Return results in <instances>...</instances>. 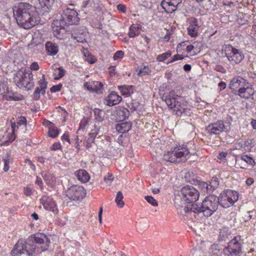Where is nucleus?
Masks as SVG:
<instances>
[{
	"mask_svg": "<svg viewBox=\"0 0 256 256\" xmlns=\"http://www.w3.org/2000/svg\"><path fill=\"white\" fill-rule=\"evenodd\" d=\"M50 239L42 233H37L24 242L18 240L12 250L13 256H32L33 253H40L48 249Z\"/></svg>",
	"mask_w": 256,
	"mask_h": 256,
	"instance_id": "f257e3e1",
	"label": "nucleus"
},
{
	"mask_svg": "<svg viewBox=\"0 0 256 256\" xmlns=\"http://www.w3.org/2000/svg\"><path fill=\"white\" fill-rule=\"evenodd\" d=\"M13 11L18 24L24 29H30L40 22L36 6L29 4L19 3L14 6Z\"/></svg>",
	"mask_w": 256,
	"mask_h": 256,
	"instance_id": "f03ea898",
	"label": "nucleus"
},
{
	"mask_svg": "<svg viewBox=\"0 0 256 256\" xmlns=\"http://www.w3.org/2000/svg\"><path fill=\"white\" fill-rule=\"evenodd\" d=\"M218 204V196L212 195L206 197L200 204L192 205L190 210L196 214L202 213L204 216L209 217L216 211Z\"/></svg>",
	"mask_w": 256,
	"mask_h": 256,
	"instance_id": "7ed1b4c3",
	"label": "nucleus"
},
{
	"mask_svg": "<svg viewBox=\"0 0 256 256\" xmlns=\"http://www.w3.org/2000/svg\"><path fill=\"white\" fill-rule=\"evenodd\" d=\"M190 152L186 146H180L168 151L163 155L164 160L170 162H185L190 158Z\"/></svg>",
	"mask_w": 256,
	"mask_h": 256,
	"instance_id": "20e7f679",
	"label": "nucleus"
},
{
	"mask_svg": "<svg viewBox=\"0 0 256 256\" xmlns=\"http://www.w3.org/2000/svg\"><path fill=\"white\" fill-rule=\"evenodd\" d=\"M180 196L182 202L190 204V208L187 207L190 209L192 205L197 204L195 202L198 200L200 192L193 186L186 185L182 188Z\"/></svg>",
	"mask_w": 256,
	"mask_h": 256,
	"instance_id": "39448f33",
	"label": "nucleus"
},
{
	"mask_svg": "<svg viewBox=\"0 0 256 256\" xmlns=\"http://www.w3.org/2000/svg\"><path fill=\"white\" fill-rule=\"evenodd\" d=\"M218 198L220 205L224 208H228L238 200V194L236 191L227 189L224 190Z\"/></svg>",
	"mask_w": 256,
	"mask_h": 256,
	"instance_id": "423d86ee",
	"label": "nucleus"
},
{
	"mask_svg": "<svg viewBox=\"0 0 256 256\" xmlns=\"http://www.w3.org/2000/svg\"><path fill=\"white\" fill-rule=\"evenodd\" d=\"M230 125L229 122L224 123L222 120H218L206 126V130L210 136L219 135L224 132H228L230 128Z\"/></svg>",
	"mask_w": 256,
	"mask_h": 256,
	"instance_id": "0eeeda50",
	"label": "nucleus"
},
{
	"mask_svg": "<svg viewBox=\"0 0 256 256\" xmlns=\"http://www.w3.org/2000/svg\"><path fill=\"white\" fill-rule=\"evenodd\" d=\"M240 236H234L228 244V246L224 249V253L226 256H240L242 244L239 240Z\"/></svg>",
	"mask_w": 256,
	"mask_h": 256,
	"instance_id": "6e6552de",
	"label": "nucleus"
},
{
	"mask_svg": "<svg viewBox=\"0 0 256 256\" xmlns=\"http://www.w3.org/2000/svg\"><path fill=\"white\" fill-rule=\"evenodd\" d=\"M32 77V75L30 72H27L20 70L16 74L14 82L18 86L30 90L33 86V83L31 81Z\"/></svg>",
	"mask_w": 256,
	"mask_h": 256,
	"instance_id": "1a4fd4ad",
	"label": "nucleus"
},
{
	"mask_svg": "<svg viewBox=\"0 0 256 256\" xmlns=\"http://www.w3.org/2000/svg\"><path fill=\"white\" fill-rule=\"evenodd\" d=\"M80 18L78 16V12L74 9L66 8L63 10L61 16L60 27L64 28L66 24H76L79 22Z\"/></svg>",
	"mask_w": 256,
	"mask_h": 256,
	"instance_id": "9d476101",
	"label": "nucleus"
},
{
	"mask_svg": "<svg viewBox=\"0 0 256 256\" xmlns=\"http://www.w3.org/2000/svg\"><path fill=\"white\" fill-rule=\"evenodd\" d=\"M66 195L70 200H78L85 197L86 192L83 186L73 185L66 190Z\"/></svg>",
	"mask_w": 256,
	"mask_h": 256,
	"instance_id": "9b49d317",
	"label": "nucleus"
},
{
	"mask_svg": "<svg viewBox=\"0 0 256 256\" xmlns=\"http://www.w3.org/2000/svg\"><path fill=\"white\" fill-rule=\"evenodd\" d=\"M225 52L228 60L236 64L240 63L244 58L242 52L232 46H226Z\"/></svg>",
	"mask_w": 256,
	"mask_h": 256,
	"instance_id": "f8f14e48",
	"label": "nucleus"
},
{
	"mask_svg": "<svg viewBox=\"0 0 256 256\" xmlns=\"http://www.w3.org/2000/svg\"><path fill=\"white\" fill-rule=\"evenodd\" d=\"M188 176H190V173L189 172L186 173L185 178L186 181L192 184H198L200 190L202 193L204 194H210L213 192L208 182H202L197 179L194 178L188 179Z\"/></svg>",
	"mask_w": 256,
	"mask_h": 256,
	"instance_id": "ddd939ff",
	"label": "nucleus"
},
{
	"mask_svg": "<svg viewBox=\"0 0 256 256\" xmlns=\"http://www.w3.org/2000/svg\"><path fill=\"white\" fill-rule=\"evenodd\" d=\"M40 201L46 210L52 212L54 214H58V210L52 198L44 195L42 196Z\"/></svg>",
	"mask_w": 256,
	"mask_h": 256,
	"instance_id": "4468645a",
	"label": "nucleus"
},
{
	"mask_svg": "<svg viewBox=\"0 0 256 256\" xmlns=\"http://www.w3.org/2000/svg\"><path fill=\"white\" fill-rule=\"evenodd\" d=\"M180 97H160L163 101H164L168 108L174 110V111H182L184 110L182 108L180 102L178 98Z\"/></svg>",
	"mask_w": 256,
	"mask_h": 256,
	"instance_id": "2eb2a0df",
	"label": "nucleus"
},
{
	"mask_svg": "<svg viewBox=\"0 0 256 256\" xmlns=\"http://www.w3.org/2000/svg\"><path fill=\"white\" fill-rule=\"evenodd\" d=\"M113 116H115L116 121H123L128 118L130 112L128 108L124 107L118 106L114 112Z\"/></svg>",
	"mask_w": 256,
	"mask_h": 256,
	"instance_id": "dca6fc26",
	"label": "nucleus"
},
{
	"mask_svg": "<svg viewBox=\"0 0 256 256\" xmlns=\"http://www.w3.org/2000/svg\"><path fill=\"white\" fill-rule=\"evenodd\" d=\"M38 6H36V10H40V12L42 14L48 12L54 2V0H38Z\"/></svg>",
	"mask_w": 256,
	"mask_h": 256,
	"instance_id": "f3484780",
	"label": "nucleus"
},
{
	"mask_svg": "<svg viewBox=\"0 0 256 256\" xmlns=\"http://www.w3.org/2000/svg\"><path fill=\"white\" fill-rule=\"evenodd\" d=\"M84 86L89 90L95 92L97 94H102L103 84L100 82H86Z\"/></svg>",
	"mask_w": 256,
	"mask_h": 256,
	"instance_id": "a211bd4d",
	"label": "nucleus"
},
{
	"mask_svg": "<svg viewBox=\"0 0 256 256\" xmlns=\"http://www.w3.org/2000/svg\"><path fill=\"white\" fill-rule=\"evenodd\" d=\"M132 127V123L130 122H123L116 125V130L120 134H124L129 132Z\"/></svg>",
	"mask_w": 256,
	"mask_h": 256,
	"instance_id": "6ab92c4d",
	"label": "nucleus"
},
{
	"mask_svg": "<svg viewBox=\"0 0 256 256\" xmlns=\"http://www.w3.org/2000/svg\"><path fill=\"white\" fill-rule=\"evenodd\" d=\"M74 174L79 180L84 183L87 182L90 178L89 174L84 170H77L75 172Z\"/></svg>",
	"mask_w": 256,
	"mask_h": 256,
	"instance_id": "aec40b11",
	"label": "nucleus"
},
{
	"mask_svg": "<svg viewBox=\"0 0 256 256\" xmlns=\"http://www.w3.org/2000/svg\"><path fill=\"white\" fill-rule=\"evenodd\" d=\"M46 48L48 54L49 55H56L58 50V46L56 44L51 42H47L46 44Z\"/></svg>",
	"mask_w": 256,
	"mask_h": 256,
	"instance_id": "412c9836",
	"label": "nucleus"
},
{
	"mask_svg": "<svg viewBox=\"0 0 256 256\" xmlns=\"http://www.w3.org/2000/svg\"><path fill=\"white\" fill-rule=\"evenodd\" d=\"M122 100V97H106L104 103L109 106L118 104Z\"/></svg>",
	"mask_w": 256,
	"mask_h": 256,
	"instance_id": "4be33fe9",
	"label": "nucleus"
},
{
	"mask_svg": "<svg viewBox=\"0 0 256 256\" xmlns=\"http://www.w3.org/2000/svg\"><path fill=\"white\" fill-rule=\"evenodd\" d=\"M244 80L241 78H234L230 82V88L234 90L237 91L242 86L241 83Z\"/></svg>",
	"mask_w": 256,
	"mask_h": 256,
	"instance_id": "5701e85b",
	"label": "nucleus"
},
{
	"mask_svg": "<svg viewBox=\"0 0 256 256\" xmlns=\"http://www.w3.org/2000/svg\"><path fill=\"white\" fill-rule=\"evenodd\" d=\"M128 98L126 100V104L128 107L132 110H137L140 106V103L136 100L132 99V97H127Z\"/></svg>",
	"mask_w": 256,
	"mask_h": 256,
	"instance_id": "b1692460",
	"label": "nucleus"
},
{
	"mask_svg": "<svg viewBox=\"0 0 256 256\" xmlns=\"http://www.w3.org/2000/svg\"><path fill=\"white\" fill-rule=\"evenodd\" d=\"M48 124L51 126L50 127H49L48 135L50 138H55L58 136L60 132V130L57 128L56 126H54L52 122H50V121H48Z\"/></svg>",
	"mask_w": 256,
	"mask_h": 256,
	"instance_id": "393cba45",
	"label": "nucleus"
},
{
	"mask_svg": "<svg viewBox=\"0 0 256 256\" xmlns=\"http://www.w3.org/2000/svg\"><path fill=\"white\" fill-rule=\"evenodd\" d=\"M94 119L97 122H102L104 120L105 112L99 108H94Z\"/></svg>",
	"mask_w": 256,
	"mask_h": 256,
	"instance_id": "a878e982",
	"label": "nucleus"
},
{
	"mask_svg": "<svg viewBox=\"0 0 256 256\" xmlns=\"http://www.w3.org/2000/svg\"><path fill=\"white\" fill-rule=\"evenodd\" d=\"M118 88L122 95L130 96L133 94L134 89L132 86H119Z\"/></svg>",
	"mask_w": 256,
	"mask_h": 256,
	"instance_id": "bb28decb",
	"label": "nucleus"
},
{
	"mask_svg": "<svg viewBox=\"0 0 256 256\" xmlns=\"http://www.w3.org/2000/svg\"><path fill=\"white\" fill-rule=\"evenodd\" d=\"M208 183L212 192H214L219 186L220 182L218 177L216 176H213Z\"/></svg>",
	"mask_w": 256,
	"mask_h": 256,
	"instance_id": "cd10ccee",
	"label": "nucleus"
},
{
	"mask_svg": "<svg viewBox=\"0 0 256 256\" xmlns=\"http://www.w3.org/2000/svg\"><path fill=\"white\" fill-rule=\"evenodd\" d=\"M238 94L239 95L244 94L247 96H252L254 94V90L251 88L247 86L245 88H240L238 90Z\"/></svg>",
	"mask_w": 256,
	"mask_h": 256,
	"instance_id": "c85d7f7f",
	"label": "nucleus"
},
{
	"mask_svg": "<svg viewBox=\"0 0 256 256\" xmlns=\"http://www.w3.org/2000/svg\"><path fill=\"white\" fill-rule=\"evenodd\" d=\"M123 194L121 191H118L117 192L116 199H115V202H116L117 206L119 208H122L124 205V202L123 201Z\"/></svg>",
	"mask_w": 256,
	"mask_h": 256,
	"instance_id": "c756f323",
	"label": "nucleus"
},
{
	"mask_svg": "<svg viewBox=\"0 0 256 256\" xmlns=\"http://www.w3.org/2000/svg\"><path fill=\"white\" fill-rule=\"evenodd\" d=\"M230 235V232L228 228L224 227L220 230L219 238L222 240H226Z\"/></svg>",
	"mask_w": 256,
	"mask_h": 256,
	"instance_id": "7c9ffc66",
	"label": "nucleus"
},
{
	"mask_svg": "<svg viewBox=\"0 0 256 256\" xmlns=\"http://www.w3.org/2000/svg\"><path fill=\"white\" fill-rule=\"evenodd\" d=\"M240 160L244 162L247 164L252 166H254L256 164L254 160L252 157L248 156L247 154H242L240 156Z\"/></svg>",
	"mask_w": 256,
	"mask_h": 256,
	"instance_id": "2f4dec72",
	"label": "nucleus"
},
{
	"mask_svg": "<svg viewBox=\"0 0 256 256\" xmlns=\"http://www.w3.org/2000/svg\"><path fill=\"white\" fill-rule=\"evenodd\" d=\"M199 27L189 26L188 28V33L191 37H196L198 35V29Z\"/></svg>",
	"mask_w": 256,
	"mask_h": 256,
	"instance_id": "473e14b6",
	"label": "nucleus"
},
{
	"mask_svg": "<svg viewBox=\"0 0 256 256\" xmlns=\"http://www.w3.org/2000/svg\"><path fill=\"white\" fill-rule=\"evenodd\" d=\"M138 29V26H136L134 24H132L130 28V30L128 32V35L130 37L134 38L136 36L138 35L139 34Z\"/></svg>",
	"mask_w": 256,
	"mask_h": 256,
	"instance_id": "72a5a7b5",
	"label": "nucleus"
},
{
	"mask_svg": "<svg viewBox=\"0 0 256 256\" xmlns=\"http://www.w3.org/2000/svg\"><path fill=\"white\" fill-rule=\"evenodd\" d=\"M48 82L45 80L44 76H42V78L39 81V85L42 91V94L44 95L46 92V88Z\"/></svg>",
	"mask_w": 256,
	"mask_h": 256,
	"instance_id": "f704fd0d",
	"label": "nucleus"
},
{
	"mask_svg": "<svg viewBox=\"0 0 256 256\" xmlns=\"http://www.w3.org/2000/svg\"><path fill=\"white\" fill-rule=\"evenodd\" d=\"M150 72V70L148 67L145 66H142L140 68V71L138 73V76H142L148 74Z\"/></svg>",
	"mask_w": 256,
	"mask_h": 256,
	"instance_id": "c9c22d12",
	"label": "nucleus"
},
{
	"mask_svg": "<svg viewBox=\"0 0 256 256\" xmlns=\"http://www.w3.org/2000/svg\"><path fill=\"white\" fill-rule=\"evenodd\" d=\"M145 200L151 205L156 206H158L157 201L152 196H146L144 197Z\"/></svg>",
	"mask_w": 256,
	"mask_h": 256,
	"instance_id": "e433bc0d",
	"label": "nucleus"
},
{
	"mask_svg": "<svg viewBox=\"0 0 256 256\" xmlns=\"http://www.w3.org/2000/svg\"><path fill=\"white\" fill-rule=\"evenodd\" d=\"M89 122V118L84 117L80 121V127L78 131L80 130H83L85 128L86 126Z\"/></svg>",
	"mask_w": 256,
	"mask_h": 256,
	"instance_id": "4c0bfd02",
	"label": "nucleus"
},
{
	"mask_svg": "<svg viewBox=\"0 0 256 256\" xmlns=\"http://www.w3.org/2000/svg\"><path fill=\"white\" fill-rule=\"evenodd\" d=\"M42 176L44 180H45L47 184H50L51 179H52V176L50 175V174L46 172H43L42 173Z\"/></svg>",
	"mask_w": 256,
	"mask_h": 256,
	"instance_id": "58836bf2",
	"label": "nucleus"
},
{
	"mask_svg": "<svg viewBox=\"0 0 256 256\" xmlns=\"http://www.w3.org/2000/svg\"><path fill=\"white\" fill-rule=\"evenodd\" d=\"M170 55H171L170 52H165L162 54L158 55L157 56L156 59L159 62H162L164 60L168 58V57H170Z\"/></svg>",
	"mask_w": 256,
	"mask_h": 256,
	"instance_id": "ea45409f",
	"label": "nucleus"
},
{
	"mask_svg": "<svg viewBox=\"0 0 256 256\" xmlns=\"http://www.w3.org/2000/svg\"><path fill=\"white\" fill-rule=\"evenodd\" d=\"M62 146L60 142L54 143L50 148L51 150L56 151L57 150H62Z\"/></svg>",
	"mask_w": 256,
	"mask_h": 256,
	"instance_id": "a19ab883",
	"label": "nucleus"
},
{
	"mask_svg": "<svg viewBox=\"0 0 256 256\" xmlns=\"http://www.w3.org/2000/svg\"><path fill=\"white\" fill-rule=\"evenodd\" d=\"M17 124L18 127L22 125H24V126L26 127L27 124L26 118L24 116H20L17 121Z\"/></svg>",
	"mask_w": 256,
	"mask_h": 256,
	"instance_id": "79ce46f5",
	"label": "nucleus"
},
{
	"mask_svg": "<svg viewBox=\"0 0 256 256\" xmlns=\"http://www.w3.org/2000/svg\"><path fill=\"white\" fill-rule=\"evenodd\" d=\"M58 76H56L54 79L58 80L62 78L65 74V70L62 68V67H60L58 68Z\"/></svg>",
	"mask_w": 256,
	"mask_h": 256,
	"instance_id": "37998d69",
	"label": "nucleus"
},
{
	"mask_svg": "<svg viewBox=\"0 0 256 256\" xmlns=\"http://www.w3.org/2000/svg\"><path fill=\"white\" fill-rule=\"evenodd\" d=\"M16 138V136L15 133L14 134L12 132L8 140L6 141L5 145H6V146L9 145L10 144L12 143L15 140Z\"/></svg>",
	"mask_w": 256,
	"mask_h": 256,
	"instance_id": "c03bdc74",
	"label": "nucleus"
},
{
	"mask_svg": "<svg viewBox=\"0 0 256 256\" xmlns=\"http://www.w3.org/2000/svg\"><path fill=\"white\" fill-rule=\"evenodd\" d=\"M3 160L4 162V170L6 172L8 171L9 170V159L8 158H5L3 159Z\"/></svg>",
	"mask_w": 256,
	"mask_h": 256,
	"instance_id": "a18cd8bd",
	"label": "nucleus"
},
{
	"mask_svg": "<svg viewBox=\"0 0 256 256\" xmlns=\"http://www.w3.org/2000/svg\"><path fill=\"white\" fill-rule=\"evenodd\" d=\"M192 252V256H204V252L201 250H194Z\"/></svg>",
	"mask_w": 256,
	"mask_h": 256,
	"instance_id": "49530a36",
	"label": "nucleus"
},
{
	"mask_svg": "<svg viewBox=\"0 0 256 256\" xmlns=\"http://www.w3.org/2000/svg\"><path fill=\"white\" fill-rule=\"evenodd\" d=\"M188 20L190 22V26H198L200 27L198 24V20L195 18H190Z\"/></svg>",
	"mask_w": 256,
	"mask_h": 256,
	"instance_id": "de8ad7c7",
	"label": "nucleus"
},
{
	"mask_svg": "<svg viewBox=\"0 0 256 256\" xmlns=\"http://www.w3.org/2000/svg\"><path fill=\"white\" fill-rule=\"evenodd\" d=\"M252 212V211H248L244 214V219L245 222H248L252 218V215L250 214Z\"/></svg>",
	"mask_w": 256,
	"mask_h": 256,
	"instance_id": "09e8293b",
	"label": "nucleus"
},
{
	"mask_svg": "<svg viewBox=\"0 0 256 256\" xmlns=\"http://www.w3.org/2000/svg\"><path fill=\"white\" fill-rule=\"evenodd\" d=\"M62 87V84H61L55 85L51 88L50 91L52 92H58L60 90Z\"/></svg>",
	"mask_w": 256,
	"mask_h": 256,
	"instance_id": "8fccbe9b",
	"label": "nucleus"
},
{
	"mask_svg": "<svg viewBox=\"0 0 256 256\" xmlns=\"http://www.w3.org/2000/svg\"><path fill=\"white\" fill-rule=\"evenodd\" d=\"M74 141L76 142H75V148L77 150V153H78L80 150V142H79V138H78V136H76V137L74 138Z\"/></svg>",
	"mask_w": 256,
	"mask_h": 256,
	"instance_id": "3c124183",
	"label": "nucleus"
},
{
	"mask_svg": "<svg viewBox=\"0 0 256 256\" xmlns=\"http://www.w3.org/2000/svg\"><path fill=\"white\" fill-rule=\"evenodd\" d=\"M124 54L122 51H121V50L118 51L114 54V57H113L114 59L117 60L118 58H121L124 56Z\"/></svg>",
	"mask_w": 256,
	"mask_h": 256,
	"instance_id": "603ef678",
	"label": "nucleus"
},
{
	"mask_svg": "<svg viewBox=\"0 0 256 256\" xmlns=\"http://www.w3.org/2000/svg\"><path fill=\"white\" fill-rule=\"evenodd\" d=\"M62 140H66L67 141L69 144H70V139L69 138V134L68 132H66L64 133V134L62 136Z\"/></svg>",
	"mask_w": 256,
	"mask_h": 256,
	"instance_id": "864d4df0",
	"label": "nucleus"
},
{
	"mask_svg": "<svg viewBox=\"0 0 256 256\" xmlns=\"http://www.w3.org/2000/svg\"><path fill=\"white\" fill-rule=\"evenodd\" d=\"M11 122V126H12V133H15L16 132V129L18 128L19 127L17 124V123L16 124L15 122H12V120H10Z\"/></svg>",
	"mask_w": 256,
	"mask_h": 256,
	"instance_id": "5fc2aeb1",
	"label": "nucleus"
},
{
	"mask_svg": "<svg viewBox=\"0 0 256 256\" xmlns=\"http://www.w3.org/2000/svg\"><path fill=\"white\" fill-rule=\"evenodd\" d=\"M24 97H5L6 100L18 101L22 100Z\"/></svg>",
	"mask_w": 256,
	"mask_h": 256,
	"instance_id": "6e6d98bb",
	"label": "nucleus"
},
{
	"mask_svg": "<svg viewBox=\"0 0 256 256\" xmlns=\"http://www.w3.org/2000/svg\"><path fill=\"white\" fill-rule=\"evenodd\" d=\"M104 182H108V181L110 182H111L114 180V176H113L112 174H108V175L107 176L104 177Z\"/></svg>",
	"mask_w": 256,
	"mask_h": 256,
	"instance_id": "4d7b16f0",
	"label": "nucleus"
},
{
	"mask_svg": "<svg viewBox=\"0 0 256 256\" xmlns=\"http://www.w3.org/2000/svg\"><path fill=\"white\" fill-rule=\"evenodd\" d=\"M30 69L32 70H38L39 69V66L38 62H32L30 65Z\"/></svg>",
	"mask_w": 256,
	"mask_h": 256,
	"instance_id": "13d9d810",
	"label": "nucleus"
},
{
	"mask_svg": "<svg viewBox=\"0 0 256 256\" xmlns=\"http://www.w3.org/2000/svg\"><path fill=\"white\" fill-rule=\"evenodd\" d=\"M227 155L228 153L226 152H220L219 153L218 156V158L221 160H223L226 158Z\"/></svg>",
	"mask_w": 256,
	"mask_h": 256,
	"instance_id": "bf43d9fd",
	"label": "nucleus"
},
{
	"mask_svg": "<svg viewBox=\"0 0 256 256\" xmlns=\"http://www.w3.org/2000/svg\"><path fill=\"white\" fill-rule=\"evenodd\" d=\"M24 193L27 196H30L32 194L31 188L28 186L24 188Z\"/></svg>",
	"mask_w": 256,
	"mask_h": 256,
	"instance_id": "052dcab7",
	"label": "nucleus"
},
{
	"mask_svg": "<svg viewBox=\"0 0 256 256\" xmlns=\"http://www.w3.org/2000/svg\"><path fill=\"white\" fill-rule=\"evenodd\" d=\"M184 58V57L180 56V55H178V54H176V55H174L172 58V60L169 62H172L176 60H182Z\"/></svg>",
	"mask_w": 256,
	"mask_h": 256,
	"instance_id": "680f3d73",
	"label": "nucleus"
},
{
	"mask_svg": "<svg viewBox=\"0 0 256 256\" xmlns=\"http://www.w3.org/2000/svg\"><path fill=\"white\" fill-rule=\"evenodd\" d=\"M84 144L86 146V148L87 150H89L90 148L92 147V142H88L87 141H84Z\"/></svg>",
	"mask_w": 256,
	"mask_h": 256,
	"instance_id": "e2e57ef3",
	"label": "nucleus"
},
{
	"mask_svg": "<svg viewBox=\"0 0 256 256\" xmlns=\"http://www.w3.org/2000/svg\"><path fill=\"white\" fill-rule=\"evenodd\" d=\"M218 86L220 90H222L226 88V84L224 82H221L218 84Z\"/></svg>",
	"mask_w": 256,
	"mask_h": 256,
	"instance_id": "0e129e2a",
	"label": "nucleus"
},
{
	"mask_svg": "<svg viewBox=\"0 0 256 256\" xmlns=\"http://www.w3.org/2000/svg\"><path fill=\"white\" fill-rule=\"evenodd\" d=\"M117 8L119 10H120L123 12H126V7L123 5L118 4L117 6Z\"/></svg>",
	"mask_w": 256,
	"mask_h": 256,
	"instance_id": "69168bd1",
	"label": "nucleus"
},
{
	"mask_svg": "<svg viewBox=\"0 0 256 256\" xmlns=\"http://www.w3.org/2000/svg\"><path fill=\"white\" fill-rule=\"evenodd\" d=\"M254 182V180L252 178H248L246 182L247 185L248 186H251Z\"/></svg>",
	"mask_w": 256,
	"mask_h": 256,
	"instance_id": "338daca9",
	"label": "nucleus"
},
{
	"mask_svg": "<svg viewBox=\"0 0 256 256\" xmlns=\"http://www.w3.org/2000/svg\"><path fill=\"white\" fill-rule=\"evenodd\" d=\"M192 67L190 64H186L184 66V69L186 72H189L191 70Z\"/></svg>",
	"mask_w": 256,
	"mask_h": 256,
	"instance_id": "774afa93",
	"label": "nucleus"
}]
</instances>
